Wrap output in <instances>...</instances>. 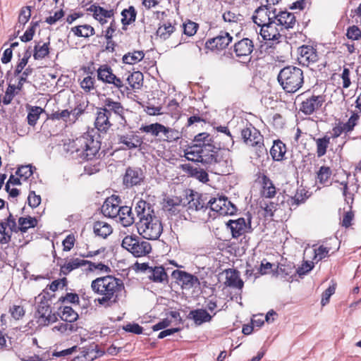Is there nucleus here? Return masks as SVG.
<instances>
[{"label": "nucleus", "instance_id": "1", "mask_svg": "<svg viewBox=\"0 0 361 361\" xmlns=\"http://www.w3.org/2000/svg\"><path fill=\"white\" fill-rule=\"evenodd\" d=\"M90 287L92 292L99 295L95 302L104 307H111L118 304L126 293L123 281L109 274L92 280Z\"/></svg>", "mask_w": 361, "mask_h": 361}, {"label": "nucleus", "instance_id": "2", "mask_svg": "<svg viewBox=\"0 0 361 361\" xmlns=\"http://www.w3.org/2000/svg\"><path fill=\"white\" fill-rule=\"evenodd\" d=\"M64 149L71 154H75L76 158L89 161L98 159L102 152H100L101 142L95 140L90 133L69 139L63 144Z\"/></svg>", "mask_w": 361, "mask_h": 361}, {"label": "nucleus", "instance_id": "3", "mask_svg": "<svg viewBox=\"0 0 361 361\" xmlns=\"http://www.w3.org/2000/svg\"><path fill=\"white\" fill-rule=\"evenodd\" d=\"M278 81L286 92L295 93L304 84L303 71L296 66H286L280 71Z\"/></svg>", "mask_w": 361, "mask_h": 361}, {"label": "nucleus", "instance_id": "4", "mask_svg": "<svg viewBox=\"0 0 361 361\" xmlns=\"http://www.w3.org/2000/svg\"><path fill=\"white\" fill-rule=\"evenodd\" d=\"M187 211L193 221L206 222L209 219V203L207 197L202 194L191 191Z\"/></svg>", "mask_w": 361, "mask_h": 361}, {"label": "nucleus", "instance_id": "5", "mask_svg": "<svg viewBox=\"0 0 361 361\" xmlns=\"http://www.w3.org/2000/svg\"><path fill=\"white\" fill-rule=\"evenodd\" d=\"M139 130L141 133L159 137V140L166 142H176L182 137L181 131L173 128L166 126L160 123L142 125Z\"/></svg>", "mask_w": 361, "mask_h": 361}, {"label": "nucleus", "instance_id": "6", "mask_svg": "<svg viewBox=\"0 0 361 361\" xmlns=\"http://www.w3.org/2000/svg\"><path fill=\"white\" fill-rule=\"evenodd\" d=\"M137 228L144 238L157 240L163 232V224L160 217L154 213L149 216L141 218L137 223Z\"/></svg>", "mask_w": 361, "mask_h": 361}, {"label": "nucleus", "instance_id": "7", "mask_svg": "<svg viewBox=\"0 0 361 361\" xmlns=\"http://www.w3.org/2000/svg\"><path fill=\"white\" fill-rule=\"evenodd\" d=\"M222 147H216L214 144L205 147H188L185 152L186 158L193 161L201 162L209 165L216 157L217 152Z\"/></svg>", "mask_w": 361, "mask_h": 361}, {"label": "nucleus", "instance_id": "8", "mask_svg": "<svg viewBox=\"0 0 361 361\" xmlns=\"http://www.w3.org/2000/svg\"><path fill=\"white\" fill-rule=\"evenodd\" d=\"M121 246L135 257H145L152 251L151 244L135 234L126 235Z\"/></svg>", "mask_w": 361, "mask_h": 361}, {"label": "nucleus", "instance_id": "9", "mask_svg": "<svg viewBox=\"0 0 361 361\" xmlns=\"http://www.w3.org/2000/svg\"><path fill=\"white\" fill-rule=\"evenodd\" d=\"M227 146L224 145L219 152H217L213 161L209 166L218 175H228L233 169L232 159L229 150L225 148Z\"/></svg>", "mask_w": 361, "mask_h": 361}, {"label": "nucleus", "instance_id": "10", "mask_svg": "<svg viewBox=\"0 0 361 361\" xmlns=\"http://www.w3.org/2000/svg\"><path fill=\"white\" fill-rule=\"evenodd\" d=\"M209 211H214L220 215H232L236 211V207L224 195L217 197H212L208 200Z\"/></svg>", "mask_w": 361, "mask_h": 361}, {"label": "nucleus", "instance_id": "11", "mask_svg": "<svg viewBox=\"0 0 361 361\" xmlns=\"http://www.w3.org/2000/svg\"><path fill=\"white\" fill-rule=\"evenodd\" d=\"M240 135L244 143L247 146L259 148L264 147L263 135L251 123L247 124L241 129Z\"/></svg>", "mask_w": 361, "mask_h": 361}, {"label": "nucleus", "instance_id": "12", "mask_svg": "<svg viewBox=\"0 0 361 361\" xmlns=\"http://www.w3.org/2000/svg\"><path fill=\"white\" fill-rule=\"evenodd\" d=\"M233 37L225 30H221L216 36L209 38L205 42V48L212 51H221L228 47Z\"/></svg>", "mask_w": 361, "mask_h": 361}, {"label": "nucleus", "instance_id": "13", "mask_svg": "<svg viewBox=\"0 0 361 361\" xmlns=\"http://www.w3.org/2000/svg\"><path fill=\"white\" fill-rule=\"evenodd\" d=\"M298 61L303 66L317 63L319 59V54L314 46L302 45L298 48Z\"/></svg>", "mask_w": 361, "mask_h": 361}, {"label": "nucleus", "instance_id": "14", "mask_svg": "<svg viewBox=\"0 0 361 361\" xmlns=\"http://www.w3.org/2000/svg\"><path fill=\"white\" fill-rule=\"evenodd\" d=\"M97 79L105 84L113 85L118 90L123 87V80L117 77L108 64H102L97 70Z\"/></svg>", "mask_w": 361, "mask_h": 361}, {"label": "nucleus", "instance_id": "15", "mask_svg": "<svg viewBox=\"0 0 361 361\" xmlns=\"http://www.w3.org/2000/svg\"><path fill=\"white\" fill-rule=\"evenodd\" d=\"M171 276L176 279V283L180 286L182 289L190 290L200 285V280L197 276L185 271L176 269L173 271Z\"/></svg>", "mask_w": 361, "mask_h": 361}, {"label": "nucleus", "instance_id": "16", "mask_svg": "<svg viewBox=\"0 0 361 361\" xmlns=\"http://www.w3.org/2000/svg\"><path fill=\"white\" fill-rule=\"evenodd\" d=\"M36 317L39 326H48L57 320L55 314L51 312V307L48 300L41 301L38 304Z\"/></svg>", "mask_w": 361, "mask_h": 361}, {"label": "nucleus", "instance_id": "17", "mask_svg": "<svg viewBox=\"0 0 361 361\" xmlns=\"http://www.w3.org/2000/svg\"><path fill=\"white\" fill-rule=\"evenodd\" d=\"M273 18L284 32L286 30L293 29L297 23L295 14L287 10H277L274 8Z\"/></svg>", "mask_w": 361, "mask_h": 361}, {"label": "nucleus", "instance_id": "18", "mask_svg": "<svg viewBox=\"0 0 361 361\" xmlns=\"http://www.w3.org/2000/svg\"><path fill=\"white\" fill-rule=\"evenodd\" d=\"M283 33V29L274 18L259 30L260 35L266 41L271 40L279 42Z\"/></svg>", "mask_w": 361, "mask_h": 361}, {"label": "nucleus", "instance_id": "19", "mask_svg": "<svg viewBox=\"0 0 361 361\" xmlns=\"http://www.w3.org/2000/svg\"><path fill=\"white\" fill-rule=\"evenodd\" d=\"M254 43L249 38H243L235 42L233 46V51L239 59H250V55L254 51Z\"/></svg>", "mask_w": 361, "mask_h": 361}, {"label": "nucleus", "instance_id": "20", "mask_svg": "<svg viewBox=\"0 0 361 361\" xmlns=\"http://www.w3.org/2000/svg\"><path fill=\"white\" fill-rule=\"evenodd\" d=\"M257 181L261 186L260 195L263 198L272 199L277 193V189L270 178L264 173L257 174Z\"/></svg>", "mask_w": 361, "mask_h": 361}, {"label": "nucleus", "instance_id": "21", "mask_svg": "<svg viewBox=\"0 0 361 361\" xmlns=\"http://www.w3.org/2000/svg\"><path fill=\"white\" fill-rule=\"evenodd\" d=\"M128 85L123 82V87L118 89L121 94H126L127 96L131 94L133 91L140 90L143 84V75L140 71H135L128 75L126 78Z\"/></svg>", "mask_w": 361, "mask_h": 361}, {"label": "nucleus", "instance_id": "22", "mask_svg": "<svg viewBox=\"0 0 361 361\" xmlns=\"http://www.w3.org/2000/svg\"><path fill=\"white\" fill-rule=\"evenodd\" d=\"M226 225L227 227L230 228L233 238H238L245 233L250 232L251 230L250 219H249L247 223L245 219L243 217L237 219H231L227 222Z\"/></svg>", "mask_w": 361, "mask_h": 361}, {"label": "nucleus", "instance_id": "23", "mask_svg": "<svg viewBox=\"0 0 361 361\" xmlns=\"http://www.w3.org/2000/svg\"><path fill=\"white\" fill-rule=\"evenodd\" d=\"M86 11L92 13L93 18L102 25L107 23V19L113 18L115 14L114 9H106L97 3L91 4Z\"/></svg>", "mask_w": 361, "mask_h": 361}, {"label": "nucleus", "instance_id": "24", "mask_svg": "<svg viewBox=\"0 0 361 361\" xmlns=\"http://www.w3.org/2000/svg\"><path fill=\"white\" fill-rule=\"evenodd\" d=\"M145 179L142 171L139 168L128 167L123 177V185L129 188L140 185Z\"/></svg>", "mask_w": 361, "mask_h": 361}, {"label": "nucleus", "instance_id": "25", "mask_svg": "<svg viewBox=\"0 0 361 361\" xmlns=\"http://www.w3.org/2000/svg\"><path fill=\"white\" fill-rule=\"evenodd\" d=\"M121 199L117 195H111L106 199L102 207V212L109 218H116L121 209Z\"/></svg>", "mask_w": 361, "mask_h": 361}, {"label": "nucleus", "instance_id": "26", "mask_svg": "<svg viewBox=\"0 0 361 361\" xmlns=\"http://www.w3.org/2000/svg\"><path fill=\"white\" fill-rule=\"evenodd\" d=\"M274 8L267 6H261L254 11L252 16L255 24L262 28L273 19Z\"/></svg>", "mask_w": 361, "mask_h": 361}, {"label": "nucleus", "instance_id": "27", "mask_svg": "<svg viewBox=\"0 0 361 361\" xmlns=\"http://www.w3.org/2000/svg\"><path fill=\"white\" fill-rule=\"evenodd\" d=\"M324 102V96L312 95L302 102L300 110L305 115H311L321 108Z\"/></svg>", "mask_w": 361, "mask_h": 361}, {"label": "nucleus", "instance_id": "28", "mask_svg": "<svg viewBox=\"0 0 361 361\" xmlns=\"http://www.w3.org/2000/svg\"><path fill=\"white\" fill-rule=\"evenodd\" d=\"M287 150V146L282 140H274L269 151L272 160L277 162L286 160Z\"/></svg>", "mask_w": 361, "mask_h": 361}, {"label": "nucleus", "instance_id": "29", "mask_svg": "<svg viewBox=\"0 0 361 361\" xmlns=\"http://www.w3.org/2000/svg\"><path fill=\"white\" fill-rule=\"evenodd\" d=\"M226 274V281L224 284L226 286L242 290L244 286V282L240 279V272L235 269H227L224 271Z\"/></svg>", "mask_w": 361, "mask_h": 361}, {"label": "nucleus", "instance_id": "30", "mask_svg": "<svg viewBox=\"0 0 361 361\" xmlns=\"http://www.w3.org/2000/svg\"><path fill=\"white\" fill-rule=\"evenodd\" d=\"M118 142L119 144L125 145L128 149H136L142 143L141 138L135 135L133 131H130L125 135H118Z\"/></svg>", "mask_w": 361, "mask_h": 361}, {"label": "nucleus", "instance_id": "31", "mask_svg": "<svg viewBox=\"0 0 361 361\" xmlns=\"http://www.w3.org/2000/svg\"><path fill=\"white\" fill-rule=\"evenodd\" d=\"M110 116L106 114V110L97 108L96 119L94 121L95 128L100 132H106L112 126L109 121Z\"/></svg>", "mask_w": 361, "mask_h": 361}, {"label": "nucleus", "instance_id": "32", "mask_svg": "<svg viewBox=\"0 0 361 361\" xmlns=\"http://www.w3.org/2000/svg\"><path fill=\"white\" fill-rule=\"evenodd\" d=\"M63 264H59L60 272L63 275L67 276L73 270L85 267V261L83 259L78 257H71L64 259Z\"/></svg>", "mask_w": 361, "mask_h": 361}, {"label": "nucleus", "instance_id": "33", "mask_svg": "<svg viewBox=\"0 0 361 361\" xmlns=\"http://www.w3.org/2000/svg\"><path fill=\"white\" fill-rule=\"evenodd\" d=\"M102 109L106 110V114L110 116L111 113L124 118L125 109L121 102L114 101L110 97H107L104 100V106Z\"/></svg>", "mask_w": 361, "mask_h": 361}, {"label": "nucleus", "instance_id": "34", "mask_svg": "<svg viewBox=\"0 0 361 361\" xmlns=\"http://www.w3.org/2000/svg\"><path fill=\"white\" fill-rule=\"evenodd\" d=\"M181 169L189 176L195 178L203 183H206L209 180L208 173L202 169L194 167L189 164H182Z\"/></svg>", "mask_w": 361, "mask_h": 361}, {"label": "nucleus", "instance_id": "35", "mask_svg": "<svg viewBox=\"0 0 361 361\" xmlns=\"http://www.w3.org/2000/svg\"><path fill=\"white\" fill-rule=\"evenodd\" d=\"M118 221L124 227L133 225L135 222V216L132 208L128 206H121L119 214L117 217Z\"/></svg>", "mask_w": 361, "mask_h": 361}, {"label": "nucleus", "instance_id": "36", "mask_svg": "<svg viewBox=\"0 0 361 361\" xmlns=\"http://www.w3.org/2000/svg\"><path fill=\"white\" fill-rule=\"evenodd\" d=\"M310 194L305 188L300 187L296 190L293 196L290 197L288 200V204L290 207L295 209L300 204H303L310 197Z\"/></svg>", "mask_w": 361, "mask_h": 361}, {"label": "nucleus", "instance_id": "37", "mask_svg": "<svg viewBox=\"0 0 361 361\" xmlns=\"http://www.w3.org/2000/svg\"><path fill=\"white\" fill-rule=\"evenodd\" d=\"M316 145V154L318 158L324 157L331 144V137L327 134L322 137L313 138Z\"/></svg>", "mask_w": 361, "mask_h": 361}, {"label": "nucleus", "instance_id": "38", "mask_svg": "<svg viewBox=\"0 0 361 361\" xmlns=\"http://www.w3.org/2000/svg\"><path fill=\"white\" fill-rule=\"evenodd\" d=\"M147 277L150 281L154 283H164L168 281V275L164 268L161 266L152 267Z\"/></svg>", "mask_w": 361, "mask_h": 361}, {"label": "nucleus", "instance_id": "39", "mask_svg": "<svg viewBox=\"0 0 361 361\" xmlns=\"http://www.w3.org/2000/svg\"><path fill=\"white\" fill-rule=\"evenodd\" d=\"M71 32L77 37L88 38L95 35L94 28L89 25H79L71 28Z\"/></svg>", "mask_w": 361, "mask_h": 361}, {"label": "nucleus", "instance_id": "40", "mask_svg": "<svg viewBox=\"0 0 361 361\" xmlns=\"http://www.w3.org/2000/svg\"><path fill=\"white\" fill-rule=\"evenodd\" d=\"M93 231L94 234L102 238H106L113 232L111 226L103 221H97L94 223Z\"/></svg>", "mask_w": 361, "mask_h": 361}, {"label": "nucleus", "instance_id": "41", "mask_svg": "<svg viewBox=\"0 0 361 361\" xmlns=\"http://www.w3.org/2000/svg\"><path fill=\"white\" fill-rule=\"evenodd\" d=\"M191 318L197 325L212 321L213 316L209 314L204 309H197L190 312Z\"/></svg>", "mask_w": 361, "mask_h": 361}, {"label": "nucleus", "instance_id": "42", "mask_svg": "<svg viewBox=\"0 0 361 361\" xmlns=\"http://www.w3.org/2000/svg\"><path fill=\"white\" fill-rule=\"evenodd\" d=\"M332 170L329 166H322L316 173V181L323 185L331 184Z\"/></svg>", "mask_w": 361, "mask_h": 361}, {"label": "nucleus", "instance_id": "43", "mask_svg": "<svg viewBox=\"0 0 361 361\" xmlns=\"http://www.w3.org/2000/svg\"><path fill=\"white\" fill-rule=\"evenodd\" d=\"M135 209L137 216L139 217V220H140L141 218L144 219L146 216H149L152 214L155 213L151 208L150 204L145 200H139Z\"/></svg>", "mask_w": 361, "mask_h": 361}, {"label": "nucleus", "instance_id": "44", "mask_svg": "<svg viewBox=\"0 0 361 361\" xmlns=\"http://www.w3.org/2000/svg\"><path fill=\"white\" fill-rule=\"evenodd\" d=\"M38 221L35 217L27 216L20 217L18 219V232L26 233L29 228H35L37 226Z\"/></svg>", "mask_w": 361, "mask_h": 361}, {"label": "nucleus", "instance_id": "45", "mask_svg": "<svg viewBox=\"0 0 361 361\" xmlns=\"http://www.w3.org/2000/svg\"><path fill=\"white\" fill-rule=\"evenodd\" d=\"M212 144H214L212 137L208 133L204 132L195 136L192 144L190 147H199L200 148Z\"/></svg>", "mask_w": 361, "mask_h": 361}, {"label": "nucleus", "instance_id": "46", "mask_svg": "<svg viewBox=\"0 0 361 361\" xmlns=\"http://www.w3.org/2000/svg\"><path fill=\"white\" fill-rule=\"evenodd\" d=\"M50 53V42H44L42 44L37 43L34 47L33 57L35 60H41L47 56Z\"/></svg>", "mask_w": 361, "mask_h": 361}, {"label": "nucleus", "instance_id": "47", "mask_svg": "<svg viewBox=\"0 0 361 361\" xmlns=\"http://www.w3.org/2000/svg\"><path fill=\"white\" fill-rule=\"evenodd\" d=\"M121 23L123 27L128 25L135 21L137 11L134 6H130L121 12Z\"/></svg>", "mask_w": 361, "mask_h": 361}, {"label": "nucleus", "instance_id": "48", "mask_svg": "<svg viewBox=\"0 0 361 361\" xmlns=\"http://www.w3.org/2000/svg\"><path fill=\"white\" fill-rule=\"evenodd\" d=\"M43 112L44 109L39 106H27V123L31 126H35Z\"/></svg>", "mask_w": 361, "mask_h": 361}, {"label": "nucleus", "instance_id": "49", "mask_svg": "<svg viewBox=\"0 0 361 361\" xmlns=\"http://www.w3.org/2000/svg\"><path fill=\"white\" fill-rule=\"evenodd\" d=\"M145 53L143 51H133L124 54L122 58L123 63L133 65L137 63L143 59Z\"/></svg>", "mask_w": 361, "mask_h": 361}, {"label": "nucleus", "instance_id": "50", "mask_svg": "<svg viewBox=\"0 0 361 361\" xmlns=\"http://www.w3.org/2000/svg\"><path fill=\"white\" fill-rule=\"evenodd\" d=\"M176 30V27L172 25L171 23L167 22L164 23L162 25H159L158 27L156 34L158 37L161 39H168L172 33H173Z\"/></svg>", "mask_w": 361, "mask_h": 361}, {"label": "nucleus", "instance_id": "51", "mask_svg": "<svg viewBox=\"0 0 361 361\" xmlns=\"http://www.w3.org/2000/svg\"><path fill=\"white\" fill-rule=\"evenodd\" d=\"M181 200L178 197H168L164 202V210L175 214L179 212L178 208L180 207Z\"/></svg>", "mask_w": 361, "mask_h": 361}, {"label": "nucleus", "instance_id": "52", "mask_svg": "<svg viewBox=\"0 0 361 361\" xmlns=\"http://www.w3.org/2000/svg\"><path fill=\"white\" fill-rule=\"evenodd\" d=\"M61 318L66 322L73 323L78 319V314L69 306H64L61 311Z\"/></svg>", "mask_w": 361, "mask_h": 361}, {"label": "nucleus", "instance_id": "53", "mask_svg": "<svg viewBox=\"0 0 361 361\" xmlns=\"http://www.w3.org/2000/svg\"><path fill=\"white\" fill-rule=\"evenodd\" d=\"M85 266L87 265V270L88 271H99V272L109 273L111 271L110 267L103 262H94L90 260L85 259Z\"/></svg>", "mask_w": 361, "mask_h": 361}, {"label": "nucleus", "instance_id": "54", "mask_svg": "<svg viewBox=\"0 0 361 361\" xmlns=\"http://www.w3.org/2000/svg\"><path fill=\"white\" fill-rule=\"evenodd\" d=\"M31 56V51L30 47L25 51L22 59H19L17 65L16 66L13 74L15 76L19 75L23 69L27 66L28 61Z\"/></svg>", "mask_w": 361, "mask_h": 361}, {"label": "nucleus", "instance_id": "55", "mask_svg": "<svg viewBox=\"0 0 361 361\" xmlns=\"http://www.w3.org/2000/svg\"><path fill=\"white\" fill-rule=\"evenodd\" d=\"M79 83L80 87L85 93H90L95 89V79L91 75L85 77Z\"/></svg>", "mask_w": 361, "mask_h": 361}, {"label": "nucleus", "instance_id": "56", "mask_svg": "<svg viewBox=\"0 0 361 361\" xmlns=\"http://www.w3.org/2000/svg\"><path fill=\"white\" fill-rule=\"evenodd\" d=\"M329 245H331V243H326V244L322 245L317 249H314V260L319 262L329 256V252L332 250V248L329 247Z\"/></svg>", "mask_w": 361, "mask_h": 361}, {"label": "nucleus", "instance_id": "57", "mask_svg": "<svg viewBox=\"0 0 361 361\" xmlns=\"http://www.w3.org/2000/svg\"><path fill=\"white\" fill-rule=\"evenodd\" d=\"M8 312L15 320H20L25 315V309L22 305H13L9 307Z\"/></svg>", "mask_w": 361, "mask_h": 361}, {"label": "nucleus", "instance_id": "58", "mask_svg": "<svg viewBox=\"0 0 361 361\" xmlns=\"http://www.w3.org/2000/svg\"><path fill=\"white\" fill-rule=\"evenodd\" d=\"M166 108L167 110L166 113L170 114L173 118H178L180 115V107L176 99L170 100Z\"/></svg>", "mask_w": 361, "mask_h": 361}, {"label": "nucleus", "instance_id": "59", "mask_svg": "<svg viewBox=\"0 0 361 361\" xmlns=\"http://www.w3.org/2000/svg\"><path fill=\"white\" fill-rule=\"evenodd\" d=\"M33 174L32 167L30 165H25L18 167L16 175L19 176L22 180L26 181Z\"/></svg>", "mask_w": 361, "mask_h": 361}, {"label": "nucleus", "instance_id": "60", "mask_svg": "<svg viewBox=\"0 0 361 361\" xmlns=\"http://www.w3.org/2000/svg\"><path fill=\"white\" fill-rule=\"evenodd\" d=\"M39 25V22L32 21L30 27L27 29L25 33L20 37V40L24 42H30L32 39L35 33V29Z\"/></svg>", "mask_w": 361, "mask_h": 361}, {"label": "nucleus", "instance_id": "61", "mask_svg": "<svg viewBox=\"0 0 361 361\" xmlns=\"http://www.w3.org/2000/svg\"><path fill=\"white\" fill-rule=\"evenodd\" d=\"M183 33L187 36L191 37L196 34L199 25L197 23L192 22L191 20H188V22L183 23Z\"/></svg>", "mask_w": 361, "mask_h": 361}, {"label": "nucleus", "instance_id": "62", "mask_svg": "<svg viewBox=\"0 0 361 361\" xmlns=\"http://www.w3.org/2000/svg\"><path fill=\"white\" fill-rule=\"evenodd\" d=\"M16 94H18V92H16V85L9 84L2 100L4 104H11Z\"/></svg>", "mask_w": 361, "mask_h": 361}, {"label": "nucleus", "instance_id": "63", "mask_svg": "<svg viewBox=\"0 0 361 361\" xmlns=\"http://www.w3.org/2000/svg\"><path fill=\"white\" fill-rule=\"evenodd\" d=\"M59 301L62 303L78 305L80 302V298L77 293H67L64 296L60 297Z\"/></svg>", "mask_w": 361, "mask_h": 361}, {"label": "nucleus", "instance_id": "64", "mask_svg": "<svg viewBox=\"0 0 361 361\" xmlns=\"http://www.w3.org/2000/svg\"><path fill=\"white\" fill-rule=\"evenodd\" d=\"M346 36L351 40H359L361 39V30L357 25H352L348 27Z\"/></svg>", "mask_w": 361, "mask_h": 361}]
</instances>
